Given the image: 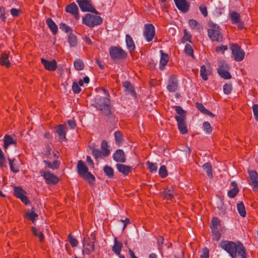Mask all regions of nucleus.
<instances>
[{
	"mask_svg": "<svg viewBox=\"0 0 258 258\" xmlns=\"http://www.w3.org/2000/svg\"><path fill=\"white\" fill-rule=\"evenodd\" d=\"M175 110L177 114L175 118L177 122L178 128L182 134H185L188 131L186 125V111L179 106H175Z\"/></svg>",
	"mask_w": 258,
	"mask_h": 258,
	"instance_id": "f257e3e1",
	"label": "nucleus"
},
{
	"mask_svg": "<svg viewBox=\"0 0 258 258\" xmlns=\"http://www.w3.org/2000/svg\"><path fill=\"white\" fill-rule=\"evenodd\" d=\"M209 29L208 30V35L213 41L221 42L223 40V35L218 25L210 22L209 23Z\"/></svg>",
	"mask_w": 258,
	"mask_h": 258,
	"instance_id": "f03ea898",
	"label": "nucleus"
},
{
	"mask_svg": "<svg viewBox=\"0 0 258 258\" xmlns=\"http://www.w3.org/2000/svg\"><path fill=\"white\" fill-rule=\"evenodd\" d=\"M102 19L99 16L87 14L82 18L83 24L89 27H94L102 23Z\"/></svg>",
	"mask_w": 258,
	"mask_h": 258,
	"instance_id": "7ed1b4c3",
	"label": "nucleus"
},
{
	"mask_svg": "<svg viewBox=\"0 0 258 258\" xmlns=\"http://www.w3.org/2000/svg\"><path fill=\"white\" fill-rule=\"evenodd\" d=\"M109 95L107 94L106 97H101L96 103V108L102 111L105 115L111 113Z\"/></svg>",
	"mask_w": 258,
	"mask_h": 258,
	"instance_id": "20e7f679",
	"label": "nucleus"
},
{
	"mask_svg": "<svg viewBox=\"0 0 258 258\" xmlns=\"http://www.w3.org/2000/svg\"><path fill=\"white\" fill-rule=\"evenodd\" d=\"M220 246L226 250L232 258H236L237 245L234 242L227 241H222L220 243Z\"/></svg>",
	"mask_w": 258,
	"mask_h": 258,
	"instance_id": "39448f33",
	"label": "nucleus"
},
{
	"mask_svg": "<svg viewBox=\"0 0 258 258\" xmlns=\"http://www.w3.org/2000/svg\"><path fill=\"white\" fill-rule=\"evenodd\" d=\"M229 67L224 61L221 60L218 62V73L219 75L225 79H229L231 76L229 72Z\"/></svg>",
	"mask_w": 258,
	"mask_h": 258,
	"instance_id": "423d86ee",
	"label": "nucleus"
},
{
	"mask_svg": "<svg viewBox=\"0 0 258 258\" xmlns=\"http://www.w3.org/2000/svg\"><path fill=\"white\" fill-rule=\"evenodd\" d=\"M76 2L82 11L98 14V12L93 7L89 0H77Z\"/></svg>",
	"mask_w": 258,
	"mask_h": 258,
	"instance_id": "0eeeda50",
	"label": "nucleus"
},
{
	"mask_svg": "<svg viewBox=\"0 0 258 258\" xmlns=\"http://www.w3.org/2000/svg\"><path fill=\"white\" fill-rule=\"evenodd\" d=\"M109 53L113 59H123L126 56V53L123 49L116 46L111 47L109 49Z\"/></svg>",
	"mask_w": 258,
	"mask_h": 258,
	"instance_id": "6e6552de",
	"label": "nucleus"
},
{
	"mask_svg": "<svg viewBox=\"0 0 258 258\" xmlns=\"http://www.w3.org/2000/svg\"><path fill=\"white\" fill-rule=\"evenodd\" d=\"M231 49L234 59L236 61H241L244 59L245 52L239 45L232 44L231 46Z\"/></svg>",
	"mask_w": 258,
	"mask_h": 258,
	"instance_id": "1a4fd4ad",
	"label": "nucleus"
},
{
	"mask_svg": "<svg viewBox=\"0 0 258 258\" xmlns=\"http://www.w3.org/2000/svg\"><path fill=\"white\" fill-rule=\"evenodd\" d=\"M155 35V27L151 24H146L145 25V29L143 35L148 42L152 41Z\"/></svg>",
	"mask_w": 258,
	"mask_h": 258,
	"instance_id": "9d476101",
	"label": "nucleus"
},
{
	"mask_svg": "<svg viewBox=\"0 0 258 258\" xmlns=\"http://www.w3.org/2000/svg\"><path fill=\"white\" fill-rule=\"evenodd\" d=\"M40 174L45 179L47 184H55L59 181V178L49 171H40Z\"/></svg>",
	"mask_w": 258,
	"mask_h": 258,
	"instance_id": "9b49d317",
	"label": "nucleus"
},
{
	"mask_svg": "<svg viewBox=\"0 0 258 258\" xmlns=\"http://www.w3.org/2000/svg\"><path fill=\"white\" fill-rule=\"evenodd\" d=\"M15 196L20 199L26 205L30 204V201L26 196L25 190L20 186H15L14 189Z\"/></svg>",
	"mask_w": 258,
	"mask_h": 258,
	"instance_id": "f8f14e48",
	"label": "nucleus"
},
{
	"mask_svg": "<svg viewBox=\"0 0 258 258\" xmlns=\"http://www.w3.org/2000/svg\"><path fill=\"white\" fill-rule=\"evenodd\" d=\"M83 252L84 254L89 255L94 251V242L90 238L85 239L83 243Z\"/></svg>",
	"mask_w": 258,
	"mask_h": 258,
	"instance_id": "ddd939ff",
	"label": "nucleus"
},
{
	"mask_svg": "<svg viewBox=\"0 0 258 258\" xmlns=\"http://www.w3.org/2000/svg\"><path fill=\"white\" fill-rule=\"evenodd\" d=\"M249 176V184L252 186L254 191H256L258 189V174L257 172L253 170L248 171Z\"/></svg>",
	"mask_w": 258,
	"mask_h": 258,
	"instance_id": "4468645a",
	"label": "nucleus"
},
{
	"mask_svg": "<svg viewBox=\"0 0 258 258\" xmlns=\"http://www.w3.org/2000/svg\"><path fill=\"white\" fill-rule=\"evenodd\" d=\"M55 132L59 136V141L62 142L66 140V133L67 132V126L65 124H59L55 127Z\"/></svg>",
	"mask_w": 258,
	"mask_h": 258,
	"instance_id": "2eb2a0df",
	"label": "nucleus"
},
{
	"mask_svg": "<svg viewBox=\"0 0 258 258\" xmlns=\"http://www.w3.org/2000/svg\"><path fill=\"white\" fill-rule=\"evenodd\" d=\"M65 10L67 13H70L74 16L76 20H78L79 19L80 16L78 8L75 3H72L68 5L66 7Z\"/></svg>",
	"mask_w": 258,
	"mask_h": 258,
	"instance_id": "dca6fc26",
	"label": "nucleus"
},
{
	"mask_svg": "<svg viewBox=\"0 0 258 258\" xmlns=\"http://www.w3.org/2000/svg\"><path fill=\"white\" fill-rule=\"evenodd\" d=\"M177 9L183 13L187 12L189 8V4L185 0H174Z\"/></svg>",
	"mask_w": 258,
	"mask_h": 258,
	"instance_id": "f3484780",
	"label": "nucleus"
},
{
	"mask_svg": "<svg viewBox=\"0 0 258 258\" xmlns=\"http://www.w3.org/2000/svg\"><path fill=\"white\" fill-rule=\"evenodd\" d=\"M178 86L176 78L174 76L169 77L168 80V84L167 86V90L170 92H174L177 90Z\"/></svg>",
	"mask_w": 258,
	"mask_h": 258,
	"instance_id": "a211bd4d",
	"label": "nucleus"
},
{
	"mask_svg": "<svg viewBox=\"0 0 258 258\" xmlns=\"http://www.w3.org/2000/svg\"><path fill=\"white\" fill-rule=\"evenodd\" d=\"M41 63L43 64L45 69L49 71H54L56 69V62L55 60L48 61L44 58H41Z\"/></svg>",
	"mask_w": 258,
	"mask_h": 258,
	"instance_id": "6ab92c4d",
	"label": "nucleus"
},
{
	"mask_svg": "<svg viewBox=\"0 0 258 258\" xmlns=\"http://www.w3.org/2000/svg\"><path fill=\"white\" fill-rule=\"evenodd\" d=\"M113 159L117 162H125V155L123 150L121 149L117 150L113 155Z\"/></svg>",
	"mask_w": 258,
	"mask_h": 258,
	"instance_id": "aec40b11",
	"label": "nucleus"
},
{
	"mask_svg": "<svg viewBox=\"0 0 258 258\" xmlns=\"http://www.w3.org/2000/svg\"><path fill=\"white\" fill-rule=\"evenodd\" d=\"M116 167L118 172L122 173L124 176L128 175L132 169L131 166L122 164H117Z\"/></svg>",
	"mask_w": 258,
	"mask_h": 258,
	"instance_id": "412c9836",
	"label": "nucleus"
},
{
	"mask_svg": "<svg viewBox=\"0 0 258 258\" xmlns=\"http://www.w3.org/2000/svg\"><path fill=\"white\" fill-rule=\"evenodd\" d=\"M175 193L172 187L166 188L162 192L164 198L167 200L172 201Z\"/></svg>",
	"mask_w": 258,
	"mask_h": 258,
	"instance_id": "4be33fe9",
	"label": "nucleus"
},
{
	"mask_svg": "<svg viewBox=\"0 0 258 258\" xmlns=\"http://www.w3.org/2000/svg\"><path fill=\"white\" fill-rule=\"evenodd\" d=\"M77 170L78 173L81 176L88 172V168L85 165V163L82 160H80L77 165Z\"/></svg>",
	"mask_w": 258,
	"mask_h": 258,
	"instance_id": "5701e85b",
	"label": "nucleus"
},
{
	"mask_svg": "<svg viewBox=\"0 0 258 258\" xmlns=\"http://www.w3.org/2000/svg\"><path fill=\"white\" fill-rule=\"evenodd\" d=\"M123 244L121 242L117 240L116 237L114 239V244L112 246V250L117 255H119L122 247Z\"/></svg>",
	"mask_w": 258,
	"mask_h": 258,
	"instance_id": "b1692460",
	"label": "nucleus"
},
{
	"mask_svg": "<svg viewBox=\"0 0 258 258\" xmlns=\"http://www.w3.org/2000/svg\"><path fill=\"white\" fill-rule=\"evenodd\" d=\"M125 42L127 48L130 51L132 52L135 49L136 46L133 39L128 34H127L125 36Z\"/></svg>",
	"mask_w": 258,
	"mask_h": 258,
	"instance_id": "393cba45",
	"label": "nucleus"
},
{
	"mask_svg": "<svg viewBox=\"0 0 258 258\" xmlns=\"http://www.w3.org/2000/svg\"><path fill=\"white\" fill-rule=\"evenodd\" d=\"M46 23L53 35H55L57 32V26L51 18H48L46 20Z\"/></svg>",
	"mask_w": 258,
	"mask_h": 258,
	"instance_id": "a878e982",
	"label": "nucleus"
},
{
	"mask_svg": "<svg viewBox=\"0 0 258 258\" xmlns=\"http://www.w3.org/2000/svg\"><path fill=\"white\" fill-rule=\"evenodd\" d=\"M160 69L163 70L169 60V57L167 54L164 53L162 50H160Z\"/></svg>",
	"mask_w": 258,
	"mask_h": 258,
	"instance_id": "bb28decb",
	"label": "nucleus"
},
{
	"mask_svg": "<svg viewBox=\"0 0 258 258\" xmlns=\"http://www.w3.org/2000/svg\"><path fill=\"white\" fill-rule=\"evenodd\" d=\"M123 87L125 92L131 94L133 96H136V93L131 83L128 81L123 83Z\"/></svg>",
	"mask_w": 258,
	"mask_h": 258,
	"instance_id": "cd10ccee",
	"label": "nucleus"
},
{
	"mask_svg": "<svg viewBox=\"0 0 258 258\" xmlns=\"http://www.w3.org/2000/svg\"><path fill=\"white\" fill-rule=\"evenodd\" d=\"M43 163L46 167L52 170L58 168L60 165L59 161L57 160H54L52 162L47 160H44Z\"/></svg>",
	"mask_w": 258,
	"mask_h": 258,
	"instance_id": "c85d7f7f",
	"label": "nucleus"
},
{
	"mask_svg": "<svg viewBox=\"0 0 258 258\" xmlns=\"http://www.w3.org/2000/svg\"><path fill=\"white\" fill-rule=\"evenodd\" d=\"M1 64L2 66H5L7 68L10 66V62L9 59V53L7 52H4L1 56Z\"/></svg>",
	"mask_w": 258,
	"mask_h": 258,
	"instance_id": "c756f323",
	"label": "nucleus"
},
{
	"mask_svg": "<svg viewBox=\"0 0 258 258\" xmlns=\"http://www.w3.org/2000/svg\"><path fill=\"white\" fill-rule=\"evenodd\" d=\"M68 42L71 47L77 46L78 43L77 36L75 34L70 33L68 35Z\"/></svg>",
	"mask_w": 258,
	"mask_h": 258,
	"instance_id": "7c9ffc66",
	"label": "nucleus"
},
{
	"mask_svg": "<svg viewBox=\"0 0 258 258\" xmlns=\"http://www.w3.org/2000/svg\"><path fill=\"white\" fill-rule=\"evenodd\" d=\"M231 184L234 187L228 191V196L230 198H233L237 195L239 190L235 181H232Z\"/></svg>",
	"mask_w": 258,
	"mask_h": 258,
	"instance_id": "2f4dec72",
	"label": "nucleus"
},
{
	"mask_svg": "<svg viewBox=\"0 0 258 258\" xmlns=\"http://www.w3.org/2000/svg\"><path fill=\"white\" fill-rule=\"evenodd\" d=\"M4 148H7L9 146L12 144H16V142L10 135H6L4 139Z\"/></svg>",
	"mask_w": 258,
	"mask_h": 258,
	"instance_id": "473e14b6",
	"label": "nucleus"
},
{
	"mask_svg": "<svg viewBox=\"0 0 258 258\" xmlns=\"http://www.w3.org/2000/svg\"><path fill=\"white\" fill-rule=\"evenodd\" d=\"M101 152L103 157H107L110 154V151L108 149L107 142L106 141H103L101 145Z\"/></svg>",
	"mask_w": 258,
	"mask_h": 258,
	"instance_id": "72a5a7b5",
	"label": "nucleus"
},
{
	"mask_svg": "<svg viewBox=\"0 0 258 258\" xmlns=\"http://www.w3.org/2000/svg\"><path fill=\"white\" fill-rule=\"evenodd\" d=\"M210 70L209 69H207L204 66H202L201 67L200 75L202 79L206 81L208 79V76L210 75Z\"/></svg>",
	"mask_w": 258,
	"mask_h": 258,
	"instance_id": "f704fd0d",
	"label": "nucleus"
},
{
	"mask_svg": "<svg viewBox=\"0 0 258 258\" xmlns=\"http://www.w3.org/2000/svg\"><path fill=\"white\" fill-rule=\"evenodd\" d=\"M8 159L9 162L11 170L14 173H18L19 171V169L18 166L16 163L15 159L10 158H8Z\"/></svg>",
	"mask_w": 258,
	"mask_h": 258,
	"instance_id": "c9c22d12",
	"label": "nucleus"
},
{
	"mask_svg": "<svg viewBox=\"0 0 258 258\" xmlns=\"http://www.w3.org/2000/svg\"><path fill=\"white\" fill-rule=\"evenodd\" d=\"M202 167H203V169L207 173L208 176L210 179L212 178L213 176V173H212L211 164L209 163H206L203 165Z\"/></svg>",
	"mask_w": 258,
	"mask_h": 258,
	"instance_id": "e433bc0d",
	"label": "nucleus"
},
{
	"mask_svg": "<svg viewBox=\"0 0 258 258\" xmlns=\"http://www.w3.org/2000/svg\"><path fill=\"white\" fill-rule=\"evenodd\" d=\"M82 177L90 184H93L95 179V176L90 172H87Z\"/></svg>",
	"mask_w": 258,
	"mask_h": 258,
	"instance_id": "4c0bfd02",
	"label": "nucleus"
},
{
	"mask_svg": "<svg viewBox=\"0 0 258 258\" xmlns=\"http://www.w3.org/2000/svg\"><path fill=\"white\" fill-rule=\"evenodd\" d=\"M103 170L106 175L109 178H112L114 177V171L111 166L105 165L104 167Z\"/></svg>",
	"mask_w": 258,
	"mask_h": 258,
	"instance_id": "58836bf2",
	"label": "nucleus"
},
{
	"mask_svg": "<svg viewBox=\"0 0 258 258\" xmlns=\"http://www.w3.org/2000/svg\"><path fill=\"white\" fill-rule=\"evenodd\" d=\"M237 209L239 214V215L242 217H244L246 216V211L245 207L242 202H239L237 204Z\"/></svg>",
	"mask_w": 258,
	"mask_h": 258,
	"instance_id": "ea45409f",
	"label": "nucleus"
},
{
	"mask_svg": "<svg viewBox=\"0 0 258 258\" xmlns=\"http://www.w3.org/2000/svg\"><path fill=\"white\" fill-rule=\"evenodd\" d=\"M230 18L232 23L234 24H238L240 21L239 14L236 12H232L230 15Z\"/></svg>",
	"mask_w": 258,
	"mask_h": 258,
	"instance_id": "a19ab883",
	"label": "nucleus"
},
{
	"mask_svg": "<svg viewBox=\"0 0 258 258\" xmlns=\"http://www.w3.org/2000/svg\"><path fill=\"white\" fill-rule=\"evenodd\" d=\"M146 164L148 168L151 173H155L157 171L158 168V165L157 163L147 161Z\"/></svg>",
	"mask_w": 258,
	"mask_h": 258,
	"instance_id": "79ce46f5",
	"label": "nucleus"
},
{
	"mask_svg": "<svg viewBox=\"0 0 258 258\" xmlns=\"http://www.w3.org/2000/svg\"><path fill=\"white\" fill-rule=\"evenodd\" d=\"M74 65L75 69L78 71L82 70L84 68V62L80 59H76L74 62Z\"/></svg>",
	"mask_w": 258,
	"mask_h": 258,
	"instance_id": "37998d69",
	"label": "nucleus"
},
{
	"mask_svg": "<svg viewBox=\"0 0 258 258\" xmlns=\"http://www.w3.org/2000/svg\"><path fill=\"white\" fill-rule=\"evenodd\" d=\"M220 221L217 217H213L211 222V228L212 230L218 229L220 225Z\"/></svg>",
	"mask_w": 258,
	"mask_h": 258,
	"instance_id": "c03bdc74",
	"label": "nucleus"
},
{
	"mask_svg": "<svg viewBox=\"0 0 258 258\" xmlns=\"http://www.w3.org/2000/svg\"><path fill=\"white\" fill-rule=\"evenodd\" d=\"M114 136L116 144H120L122 143V135L119 131H115L114 133Z\"/></svg>",
	"mask_w": 258,
	"mask_h": 258,
	"instance_id": "a18cd8bd",
	"label": "nucleus"
},
{
	"mask_svg": "<svg viewBox=\"0 0 258 258\" xmlns=\"http://www.w3.org/2000/svg\"><path fill=\"white\" fill-rule=\"evenodd\" d=\"M184 52L186 55L188 56H191L192 57H194V50L192 49V46L190 44H186L185 45L184 48Z\"/></svg>",
	"mask_w": 258,
	"mask_h": 258,
	"instance_id": "49530a36",
	"label": "nucleus"
},
{
	"mask_svg": "<svg viewBox=\"0 0 258 258\" xmlns=\"http://www.w3.org/2000/svg\"><path fill=\"white\" fill-rule=\"evenodd\" d=\"M237 253L239 257L243 256L245 255V249L241 244L237 245Z\"/></svg>",
	"mask_w": 258,
	"mask_h": 258,
	"instance_id": "de8ad7c7",
	"label": "nucleus"
},
{
	"mask_svg": "<svg viewBox=\"0 0 258 258\" xmlns=\"http://www.w3.org/2000/svg\"><path fill=\"white\" fill-rule=\"evenodd\" d=\"M188 24L192 29H199L200 28V25L198 22L194 19H191L188 21Z\"/></svg>",
	"mask_w": 258,
	"mask_h": 258,
	"instance_id": "09e8293b",
	"label": "nucleus"
},
{
	"mask_svg": "<svg viewBox=\"0 0 258 258\" xmlns=\"http://www.w3.org/2000/svg\"><path fill=\"white\" fill-rule=\"evenodd\" d=\"M92 155L96 159L102 158L103 157V154H102L101 150L99 149H95L93 150Z\"/></svg>",
	"mask_w": 258,
	"mask_h": 258,
	"instance_id": "8fccbe9b",
	"label": "nucleus"
},
{
	"mask_svg": "<svg viewBox=\"0 0 258 258\" xmlns=\"http://www.w3.org/2000/svg\"><path fill=\"white\" fill-rule=\"evenodd\" d=\"M68 239L71 246L73 247H76L78 245V240L75 238H74L71 234H69L68 235Z\"/></svg>",
	"mask_w": 258,
	"mask_h": 258,
	"instance_id": "3c124183",
	"label": "nucleus"
},
{
	"mask_svg": "<svg viewBox=\"0 0 258 258\" xmlns=\"http://www.w3.org/2000/svg\"><path fill=\"white\" fill-rule=\"evenodd\" d=\"M213 234V239L217 241H219L221 238V233L218 229H214L212 230Z\"/></svg>",
	"mask_w": 258,
	"mask_h": 258,
	"instance_id": "603ef678",
	"label": "nucleus"
},
{
	"mask_svg": "<svg viewBox=\"0 0 258 258\" xmlns=\"http://www.w3.org/2000/svg\"><path fill=\"white\" fill-rule=\"evenodd\" d=\"M203 127L204 131L207 134H210L212 132L211 126L209 122L205 121L203 123Z\"/></svg>",
	"mask_w": 258,
	"mask_h": 258,
	"instance_id": "864d4df0",
	"label": "nucleus"
},
{
	"mask_svg": "<svg viewBox=\"0 0 258 258\" xmlns=\"http://www.w3.org/2000/svg\"><path fill=\"white\" fill-rule=\"evenodd\" d=\"M159 174L162 178L166 177L167 175V172L165 165H162L160 167L159 170Z\"/></svg>",
	"mask_w": 258,
	"mask_h": 258,
	"instance_id": "5fc2aeb1",
	"label": "nucleus"
},
{
	"mask_svg": "<svg viewBox=\"0 0 258 258\" xmlns=\"http://www.w3.org/2000/svg\"><path fill=\"white\" fill-rule=\"evenodd\" d=\"M201 258H209V250L207 247H205L200 251Z\"/></svg>",
	"mask_w": 258,
	"mask_h": 258,
	"instance_id": "6e6d98bb",
	"label": "nucleus"
},
{
	"mask_svg": "<svg viewBox=\"0 0 258 258\" xmlns=\"http://www.w3.org/2000/svg\"><path fill=\"white\" fill-rule=\"evenodd\" d=\"M191 35L187 32L186 30H184V35L182 39V42L184 43L186 41L190 42Z\"/></svg>",
	"mask_w": 258,
	"mask_h": 258,
	"instance_id": "4d7b16f0",
	"label": "nucleus"
},
{
	"mask_svg": "<svg viewBox=\"0 0 258 258\" xmlns=\"http://www.w3.org/2000/svg\"><path fill=\"white\" fill-rule=\"evenodd\" d=\"M59 27L62 31L66 33H72V28L64 23H61L60 24Z\"/></svg>",
	"mask_w": 258,
	"mask_h": 258,
	"instance_id": "13d9d810",
	"label": "nucleus"
},
{
	"mask_svg": "<svg viewBox=\"0 0 258 258\" xmlns=\"http://www.w3.org/2000/svg\"><path fill=\"white\" fill-rule=\"evenodd\" d=\"M10 13L12 16L17 17L22 14V11L19 9L12 8L10 10Z\"/></svg>",
	"mask_w": 258,
	"mask_h": 258,
	"instance_id": "bf43d9fd",
	"label": "nucleus"
},
{
	"mask_svg": "<svg viewBox=\"0 0 258 258\" xmlns=\"http://www.w3.org/2000/svg\"><path fill=\"white\" fill-rule=\"evenodd\" d=\"M232 91V85L230 84H225L223 86V91L225 94H229Z\"/></svg>",
	"mask_w": 258,
	"mask_h": 258,
	"instance_id": "052dcab7",
	"label": "nucleus"
},
{
	"mask_svg": "<svg viewBox=\"0 0 258 258\" xmlns=\"http://www.w3.org/2000/svg\"><path fill=\"white\" fill-rule=\"evenodd\" d=\"M26 215L33 222H34L36 218L38 217V215L32 211L31 212H28Z\"/></svg>",
	"mask_w": 258,
	"mask_h": 258,
	"instance_id": "680f3d73",
	"label": "nucleus"
},
{
	"mask_svg": "<svg viewBox=\"0 0 258 258\" xmlns=\"http://www.w3.org/2000/svg\"><path fill=\"white\" fill-rule=\"evenodd\" d=\"M72 90L75 94L79 93L81 91V89L77 82H74L72 86Z\"/></svg>",
	"mask_w": 258,
	"mask_h": 258,
	"instance_id": "e2e57ef3",
	"label": "nucleus"
},
{
	"mask_svg": "<svg viewBox=\"0 0 258 258\" xmlns=\"http://www.w3.org/2000/svg\"><path fill=\"white\" fill-rule=\"evenodd\" d=\"M198 109L201 111L202 112L209 114V115L213 116V114L210 112L208 110H207L203 105L202 104H199L198 105Z\"/></svg>",
	"mask_w": 258,
	"mask_h": 258,
	"instance_id": "0e129e2a",
	"label": "nucleus"
},
{
	"mask_svg": "<svg viewBox=\"0 0 258 258\" xmlns=\"http://www.w3.org/2000/svg\"><path fill=\"white\" fill-rule=\"evenodd\" d=\"M5 15L6 12L5 8L3 7H0V18L3 22H6V17Z\"/></svg>",
	"mask_w": 258,
	"mask_h": 258,
	"instance_id": "69168bd1",
	"label": "nucleus"
},
{
	"mask_svg": "<svg viewBox=\"0 0 258 258\" xmlns=\"http://www.w3.org/2000/svg\"><path fill=\"white\" fill-rule=\"evenodd\" d=\"M252 110L254 116L256 121H258V104H254L252 106Z\"/></svg>",
	"mask_w": 258,
	"mask_h": 258,
	"instance_id": "338daca9",
	"label": "nucleus"
},
{
	"mask_svg": "<svg viewBox=\"0 0 258 258\" xmlns=\"http://www.w3.org/2000/svg\"><path fill=\"white\" fill-rule=\"evenodd\" d=\"M228 49V47L227 45H222L219 47H217L216 49V50L218 52H221L223 54L224 51Z\"/></svg>",
	"mask_w": 258,
	"mask_h": 258,
	"instance_id": "774afa93",
	"label": "nucleus"
}]
</instances>
